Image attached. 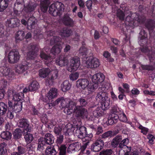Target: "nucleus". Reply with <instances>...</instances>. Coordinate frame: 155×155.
I'll return each mask as SVG.
<instances>
[{
  "label": "nucleus",
  "mask_w": 155,
  "mask_h": 155,
  "mask_svg": "<svg viewBox=\"0 0 155 155\" xmlns=\"http://www.w3.org/2000/svg\"><path fill=\"white\" fill-rule=\"evenodd\" d=\"M60 101H61V106L64 108V113L70 115L74 112L77 117L87 116V110L82 107L76 106V103L69 99L58 98L54 103L53 106L57 104Z\"/></svg>",
  "instance_id": "1"
},
{
  "label": "nucleus",
  "mask_w": 155,
  "mask_h": 155,
  "mask_svg": "<svg viewBox=\"0 0 155 155\" xmlns=\"http://www.w3.org/2000/svg\"><path fill=\"white\" fill-rule=\"evenodd\" d=\"M76 86L80 89L84 90L87 88L89 94L94 92L97 88L98 85L93 84L87 79L82 78L79 79L76 82Z\"/></svg>",
  "instance_id": "2"
},
{
  "label": "nucleus",
  "mask_w": 155,
  "mask_h": 155,
  "mask_svg": "<svg viewBox=\"0 0 155 155\" xmlns=\"http://www.w3.org/2000/svg\"><path fill=\"white\" fill-rule=\"evenodd\" d=\"M64 10V5L61 3L57 2L52 4L50 6L49 12L54 16L60 15Z\"/></svg>",
  "instance_id": "3"
},
{
  "label": "nucleus",
  "mask_w": 155,
  "mask_h": 155,
  "mask_svg": "<svg viewBox=\"0 0 155 155\" xmlns=\"http://www.w3.org/2000/svg\"><path fill=\"white\" fill-rule=\"evenodd\" d=\"M8 98V101H12L13 103H18L19 102H22L24 96L22 93H17L13 90L9 89L7 92Z\"/></svg>",
  "instance_id": "4"
},
{
  "label": "nucleus",
  "mask_w": 155,
  "mask_h": 155,
  "mask_svg": "<svg viewBox=\"0 0 155 155\" xmlns=\"http://www.w3.org/2000/svg\"><path fill=\"white\" fill-rule=\"evenodd\" d=\"M80 65V62L79 58L75 56L71 58L66 67V69L69 71L71 72L78 70Z\"/></svg>",
  "instance_id": "5"
},
{
  "label": "nucleus",
  "mask_w": 155,
  "mask_h": 155,
  "mask_svg": "<svg viewBox=\"0 0 155 155\" xmlns=\"http://www.w3.org/2000/svg\"><path fill=\"white\" fill-rule=\"evenodd\" d=\"M61 40V39L58 37L57 36L52 37L50 41V43L51 44L56 43L60 41ZM62 48V47L60 43L56 44L51 49V52L55 55L56 54L60 53Z\"/></svg>",
  "instance_id": "6"
},
{
  "label": "nucleus",
  "mask_w": 155,
  "mask_h": 155,
  "mask_svg": "<svg viewBox=\"0 0 155 155\" xmlns=\"http://www.w3.org/2000/svg\"><path fill=\"white\" fill-rule=\"evenodd\" d=\"M86 66L88 68H95L98 67L100 65L99 60L92 57H87L85 62Z\"/></svg>",
  "instance_id": "7"
},
{
  "label": "nucleus",
  "mask_w": 155,
  "mask_h": 155,
  "mask_svg": "<svg viewBox=\"0 0 155 155\" xmlns=\"http://www.w3.org/2000/svg\"><path fill=\"white\" fill-rule=\"evenodd\" d=\"M20 55L18 51L13 50L9 52L8 56V59L9 62L14 63L17 62L19 60Z\"/></svg>",
  "instance_id": "8"
},
{
  "label": "nucleus",
  "mask_w": 155,
  "mask_h": 155,
  "mask_svg": "<svg viewBox=\"0 0 155 155\" xmlns=\"http://www.w3.org/2000/svg\"><path fill=\"white\" fill-rule=\"evenodd\" d=\"M28 49L29 51L27 54L26 59L29 60L35 58L37 55V51L36 46L33 44H31L28 47Z\"/></svg>",
  "instance_id": "9"
},
{
  "label": "nucleus",
  "mask_w": 155,
  "mask_h": 155,
  "mask_svg": "<svg viewBox=\"0 0 155 155\" xmlns=\"http://www.w3.org/2000/svg\"><path fill=\"white\" fill-rule=\"evenodd\" d=\"M58 92L57 89L55 88L51 89L46 95L44 101L46 102L52 101L53 99L57 97Z\"/></svg>",
  "instance_id": "10"
},
{
  "label": "nucleus",
  "mask_w": 155,
  "mask_h": 155,
  "mask_svg": "<svg viewBox=\"0 0 155 155\" xmlns=\"http://www.w3.org/2000/svg\"><path fill=\"white\" fill-rule=\"evenodd\" d=\"M0 76H7L9 80H12L14 77V73L10 72V69L4 66H0Z\"/></svg>",
  "instance_id": "11"
},
{
  "label": "nucleus",
  "mask_w": 155,
  "mask_h": 155,
  "mask_svg": "<svg viewBox=\"0 0 155 155\" xmlns=\"http://www.w3.org/2000/svg\"><path fill=\"white\" fill-rule=\"evenodd\" d=\"M8 105L10 109H12L16 113L19 112L21 110L22 102H19L17 103L8 101Z\"/></svg>",
  "instance_id": "12"
},
{
  "label": "nucleus",
  "mask_w": 155,
  "mask_h": 155,
  "mask_svg": "<svg viewBox=\"0 0 155 155\" xmlns=\"http://www.w3.org/2000/svg\"><path fill=\"white\" fill-rule=\"evenodd\" d=\"M104 143L101 139H98L94 143L91 147L92 150L95 152L100 151L103 148Z\"/></svg>",
  "instance_id": "13"
},
{
  "label": "nucleus",
  "mask_w": 155,
  "mask_h": 155,
  "mask_svg": "<svg viewBox=\"0 0 155 155\" xmlns=\"http://www.w3.org/2000/svg\"><path fill=\"white\" fill-rule=\"evenodd\" d=\"M105 79V76L101 73H97L94 74L92 77V81L94 83V84H97L103 82Z\"/></svg>",
  "instance_id": "14"
},
{
  "label": "nucleus",
  "mask_w": 155,
  "mask_h": 155,
  "mask_svg": "<svg viewBox=\"0 0 155 155\" xmlns=\"http://www.w3.org/2000/svg\"><path fill=\"white\" fill-rule=\"evenodd\" d=\"M124 149H121L119 152V155H138L137 151L134 150L131 152V147L125 146Z\"/></svg>",
  "instance_id": "15"
},
{
  "label": "nucleus",
  "mask_w": 155,
  "mask_h": 155,
  "mask_svg": "<svg viewBox=\"0 0 155 155\" xmlns=\"http://www.w3.org/2000/svg\"><path fill=\"white\" fill-rule=\"evenodd\" d=\"M68 59L67 56H60L57 58L56 61V63L57 65L60 66L66 65L67 67L69 63Z\"/></svg>",
  "instance_id": "16"
},
{
  "label": "nucleus",
  "mask_w": 155,
  "mask_h": 155,
  "mask_svg": "<svg viewBox=\"0 0 155 155\" xmlns=\"http://www.w3.org/2000/svg\"><path fill=\"white\" fill-rule=\"evenodd\" d=\"M49 79L50 84H52L54 81L58 77V70L56 68L50 70L49 74Z\"/></svg>",
  "instance_id": "17"
},
{
  "label": "nucleus",
  "mask_w": 155,
  "mask_h": 155,
  "mask_svg": "<svg viewBox=\"0 0 155 155\" xmlns=\"http://www.w3.org/2000/svg\"><path fill=\"white\" fill-rule=\"evenodd\" d=\"M28 69V66L27 65H23L19 64L17 65L15 68V72L18 74H23L25 75V73H27V71Z\"/></svg>",
  "instance_id": "18"
},
{
  "label": "nucleus",
  "mask_w": 155,
  "mask_h": 155,
  "mask_svg": "<svg viewBox=\"0 0 155 155\" xmlns=\"http://www.w3.org/2000/svg\"><path fill=\"white\" fill-rule=\"evenodd\" d=\"M131 18L130 16H127V17L125 23L126 25L127 26H129L131 27H133V26H135L136 25V24L140 22V20L138 18L137 16V17L135 19H134L133 20H131Z\"/></svg>",
  "instance_id": "19"
},
{
  "label": "nucleus",
  "mask_w": 155,
  "mask_h": 155,
  "mask_svg": "<svg viewBox=\"0 0 155 155\" xmlns=\"http://www.w3.org/2000/svg\"><path fill=\"white\" fill-rule=\"evenodd\" d=\"M104 89V87L101 88L100 90V92L97 94L96 97V100L101 103L105 100L108 97L107 93L105 92H102Z\"/></svg>",
  "instance_id": "20"
},
{
  "label": "nucleus",
  "mask_w": 155,
  "mask_h": 155,
  "mask_svg": "<svg viewBox=\"0 0 155 155\" xmlns=\"http://www.w3.org/2000/svg\"><path fill=\"white\" fill-rule=\"evenodd\" d=\"M20 20L17 18H11L7 20L6 25L8 27L13 28L19 25Z\"/></svg>",
  "instance_id": "21"
},
{
  "label": "nucleus",
  "mask_w": 155,
  "mask_h": 155,
  "mask_svg": "<svg viewBox=\"0 0 155 155\" xmlns=\"http://www.w3.org/2000/svg\"><path fill=\"white\" fill-rule=\"evenodd\" d=\"M29 125V123L26 119H23L19 120L18 126L20 127L23 128V132L29 130L31 129Z\"/></svg>",
  "instance_id": "22"
},
{
  "label": "nucleus",
  "mask_w": 155,
  "mask_h": 155,
  "mask_svg": "<svg viewBox=\"0 0 155 155\" xmlns=\"http://www.w3.org/2000/svg\"><path fill=\"white\" fill-rule=\"evenodd\" d=\"M86 128L82 126L79 128H77L74 133V135L78 137V138L82 139L83 137L86 133Z\"/></svg>",
  "instance_id": "23"
},
{
  "label": "nucleus",
  "mask_w": 155,
  "mask_h": 155,
  "mask_svg": "<svg viewBox=\"0 0 155 155\" xmlns=\"http://www.w3.org/2000/svg\"><path fill=\"white\" fill-rule=\"evenodd\" d=\"M74 130V127L72 124L68 123L64 129L63 131L65 135L68 136L73 134Z\"/></svg>",
  "instance_id": "24"
},
{
  "label": "nucleus",
  "mask_w": 155,
  "mask_h": 155,
  "mask_svg": "<svg viewBox=\"0 0 155 155\" xmlns=\"http://www.w3.org/2000/svg\"><path fill=\"white\" fill-rule=\"evenodd\" d=\"M40 56L41 58L44 59L45 64L48 66H49L50 63L53 61V59L47 55L43 51H41Z\"/></svg>",
  "instance_id": "25"
},
{
  "label": "nucleus",
  "mask_w": 155,
  "mask_h": 155,
  "mask_svg": "<svg viewBox=\"0 0 155 155\" xmlns=\"http://www.w3.org/2000/svg\"><path fill=\"white\" fill-rule=\"evenodd\" d=\"M31 131V129L29 130L23 132L25 141L28 143H30L33 140L34 138L32 135L30 133Z\"/></svg>",
  "instance_id": "26"
},
{
  "label": "nucleus",
  "mask_w": 155,
  "mask_h": 155,
  "mask_svg": "<svg viewBox=\"0 0 155 155\" xmlns=\"http://www.w3.org/2000/svg\"><path fill=\"white\" fill-rule=\"evenodd\" d=\"M50 73V69L48 68H42L39 71V76L42 78L47 77Z\"/></svg>",
  "instance_id": "27"
},
{
  "label": "nucleus",
  "mask_w": 155,
  "mask_h": 155,
  "mask_svg": "<svg viewBox=\"0 0 155 155\" xmlns=\"http://www.w3.org/2000/svg\"><path fill=\"white\" fill-rule=\"evenodd\" d=\"M39 87L38 83L36 81H34L31 82L28 87V90L31 91H35L37 90Z\"/></svg>",
  "instance_id": "28"
},
{
  "label": "nucleus",
  "mask_w": 155,
  "mask_h": 155,
  "mask_svg": "<svg viewBox=\"0 0 155 155\" xmlns=\"http://www.w3.org/2000/svg\"><path fill=\"white\" fill-rule=\"evenodd\" d=\"M54 138L53 136L51 134L48 133L45 136V143L48 144H51L54 143Z\"/></svg>",
  "instance_id": "29"
},
{
  "label": "nucleus",
  "mask_w": 155,
  "mask_h": 155,
  "mask_svg": "<svg viewBox=\"0 0 155 155\" xmlns=\"http://www.w3.org/2000/svg\"><path fill=\"white\" fill-rule=\"evenodd\" d=\"M80 147L77 143L71 144L68 148L67 151L69 153H72L74 151H78Z\"/></svg>",
  "instance_id": "30"
},
{
  "label": "nucleus",
  "mask_w": 155,
  "mask_h": 155,
  "mask_svg": "<svg viewBox=\"0 0 155 155\" xmlns=\"http://www.w3.org/2000/svg\"><path fill=\"white\" fill-rule=\"evenodd\" d=\"M21 22L23 24L25 25H26L28 24V25L29 26V25H30L31 26V28H33V25L35 23V18L34 17L30 18L28 20V23L24 19H22Z\"/></svg>",
  "instance_id": "31"
},
{
  "label": "nucleus",
  "mask_w": 155,
  "mask_h": 155,
  "mask_svg": "<svg viewBox=\"0 0 155 155\" xmlns=\"http://www.w3.org/2000/svg\"><path fill=\"white\" fill-rule=\"evenodd\" d=\"M71 87V84L67 80L64 81L61 85V90L64 92H65L69 90Z\"/></svg>",
  "instance_id": "32"
},
{
  "label": "nucleus",
  "mask_w": 155,
  "mask_h": 155,
  "mask_svg": "<svg viewBox=\"0 0 155 155\" xmlns=\"http://www.w3.org/2000/svg\"><path fill=\"white\" fill-rule=\"evenodd\" d=\"M110 104V98L108 97L107 98H106L105 100L101 102V109L103 110H105L108 109L109 107Z\"/></svg>",
  "instance_id": "33"
},
{
  "label": "nucleus",
  "mask_w": 155,
  "mask_h": 155,
  "mask_svg": "<svg viewBox=\"0 0 155 155\" xmlns=\"http://www.w3.org/2000/svg\"><path fill=\"white\" fill-rule=\"evenodd\" d=\"M72 31L71 30L66 28H64L61 31L60 35L62 37H67L71 35Z\"/></svg>",
  "instance_id": "34"
},
{
  "label": "nucleus",
  "mask_w": 155,
  "mask_h": 155,
  "mask_svg": "<svg viewBox=\"0 0 155 155\" xmlns=\"http://www.w3.org/2000/svg\"><path fill=\"white\" fill-rule=\"evenodd\" d=\"M122 139L121 136H117L114 137L111 142V145L113 147H116Z\"/></svg>",
  "instance_id": "35"
},
{
  "label": "nucleus",
  "mask_w": 155,
  "mask_h": 155,
  "mask_svg": "<svg viewBox=\"0 0 155 155\" xmlns=\"http://www.w3.org/2000/svg\"><path fill=\"white\" fill-rule=\"evenodd\" d=\"M143 33L144 34V36H142L141 37H140L139 41V44L142 46L146 45L147 42V38L146 37V34H145L144 32H143L142 31H141L140 32V34H141L142 35Z\"/></svg>",
  "instance_id": "36"
},
{
  "label": "nucleus",
  "mask_w": 155,
  "mask_h": 155,
  "mask_svg": "<svg viewBox=\"0 0 155 155\" xmlns=\"http://www.w3.org/2000/svg\"><path fill=\"white\" fill-rule=\"evenodd\" d=\"M7 105L3 102H0V115L5 114L7 110Z\"/></svg>",
  "instance_id": "37"
},
{
  "label": "nucleus",
  "mask_w": 155,
  "mask_h": 155,
  "mask_svg": "<svg viewBox=\"0 0 155 155\" xmlns=\"http://www.w3.org/2000/svg\"><path fill=\"white\" fill-rule=\"evenodd\" d=\"M8 3L7 0H0V12H2L8 7Z\"/></svg>",
  "instance_id": "38"
},
{
  "label": "nucleus",
  "mask_w": 155,
  "mask_h": 155,
  "mask_svg": "<svg viewBox=\"0 0 155 155\" xmlns=\"http://www.w3.org/2000/svg\"><path fill=\"white\" fill-rule=\"evenodd\" d=\"M46 155H55L56 152L53 147L48 146L45 150Z\"/></svg>",
  "instance_id": "39"
},
{
  "label": "nucleus",
  "mask_w": 155,
  "mask_h": 155,
  "mask_svg": "<svg viewBox=\"0 0 155 155\" xmlns=\"http://www.w3.org/2000/svg\"><path fill=\"white\" fill-rule=\"evenodd\" d=\"M0 136L3 139L8 140L11 139L12 134L8 131H3L1 134Z\"/></svg>",
  "instance_id": "40"
},
{
  "label": "nucleus",
  "mask_w": 155,
  "mask_h": 155,
  "mask_svg": "<svg viewBox=\"0 0 155 155\" xmlns=\"http://www.w3.org/2000/svg\"><path fill=\"white\" fill-rule=\"evenodd\" d=\"M93 137V134L91 133H90L89 134L87 135L84 137L82 139V140L83 142H85V140H87V141L86 142L84 143V145L83 146V148L85 149L87 145L89 143V140H91V138Z\"/></svg>",
  "instance_id": "41"
},
{
  "label": "nucleus",
  "mask_w": 155,
  "mask_h": 155,
  "mask_svg": "<svg viewBox=\"0 0 155 155\" xmlns=\"http://www.w3.org/2000/svg\"><path fill=\"white\" fill-rule=\"evenodd\" d=\"M48 0H45L44 3L41 2V3L40 8L41 11L43 12H46L47 10L48 6L49 4V2Z\"/></svg>",
  "instance_id": "42"
},
{
  "label": "nucleus",
  "mask_w": 155,
  "mask_h": 155,
  "mask_svg": "<svg viewBox=\"0 0 155 155\" xmlns=\"http://www.w3.org/2000/svg\"><path fill=\"white\" fill-rule=\"evenodd\" d=\"M22 131L20 129H16L14 131L13 135L14 138L15 139H18L21 137L22 135Z\"/></svg>",
  "instance_id": "43"
},
{
  "label": "nucleus",
  "mask_w": 155,
  "mask_h": 155,
  "mask_svg": "<svg viewBox=\"0 0 155 155\" xmlns=\"http://www.w3.org/2000/svg\"><path fill=\"white\" fill-rule=\"evenodd\" d=\"M103 110L101 107H97L96 109L93 112V115L95 117H99L102 115L103 113Z\"/></svg>",
  "instance_id": "44"
},
{
  "label": "nucleus",
  "mask_w": 155,
  "mask_h": 155,
  "mask_svg": "<svg viewBox=\"0 0 155 155\" xmlns=\"http://www.w3.org/2000/svg\"><path fill=\"white\" fill-rule=\"evenodd\" d=\"M25 36V35L23 31H18L16 35V39L21 40L24 38Z\"/></svg>",
  "instance_id": "45"
},
{
  "label": "nucleus",
  "mask_w": 155,
  "mask_h": 155,
  "mask_svg": "<svg viewBox=\"0 0 155 155\" xmlns=\"http://www.w3.org/2000/svg\"><path fill=\"white\" fill-rule=\"evenodd\" d=\"M121 113L119 114V118L121 121L126 122H127V116L122 110L120 111Z\"/></svg>",
  "instance_id": "46"
},
{
  "label": "nucleus",
  "mask_w": 155,
  "mask_h": 155,
  "mask_svg": "<svg viewBox=\"0 0 155 155\" xmlns=\"http://www.w3.org/2000/svg\"><path fill=\"white\" fill-rule=\"evenodd\" d=\"M119 144V147L120 148H122L121 149H124L125 147V146L127 147L126 145L129 142V140L127 138H125Z\"/></svg>",
  "instance_id": "47"
},
{
  "label": "nucleus",
  "mask_w": 155,
  "mask_h": 155,
  "mask_svg": "<svg viewBox=\"0 0 155 155\" xmlns=\"http://www.w3.org/2000/svg\"><path fill=\"white\" fill-rule=\"evenodd\" d=\"M45 143V141L43 140V138H40L38 140V149L41 150H43V146Z\"/></svg>",
  "instance_id": "48"
},
{
  "label": "nucleus",
  "mask_w": 155,
  "mask_h": 155,
  "mask_svg": "<svg viewBox=\"0 0 155 155\" xmlns=\"http://www.w3.org/2000/svg\"><path fill=\"white\" fill-rule=\"evenodd\" d=\"M37 5L32 3H30L29 5L25 7V9H27L28 12H31L33 11L36 7Z\"/></svg>",
  "instance_id": "49"
},
{
  "label": "nucleus",
  "mask_w": 155,
  "mask_h": 155,
  "mask_svg": "<svg viewBox=\"0 0 155 155\" xmlns=\"http://www.w3.org/2000/svg\"><path fill=\"white\" fill-rule=\"evenodd\" d=\"M79 74L78 72L71 74L69 75L70 79L72 81H74L77 80L78 78Z\"/></svg>",
  "instance_id": "50"
},
{
  "label": "nucleus",
  "mask_w": 155,
  "mask_h": 155,
  "mask_svg": "<svg viewBox=\"0 0 155 155\" xmlns=\"http://www.w3.org/2000/svg\"><path fill=\"white\" fill-rule=\"evenodd\" d=\"M6 144L5 143L0 144V155H4L6 150Z\"/></svg>",
  "instance_id": "51"
},
{
  "label": "nucleus",
  "mask_w": 155,
  "mask_h": 155,
  "mask_svg": "<svg viewBox=\"0 0 155 155\" xmlns=\"http://www.w3.org/2000/svg\"><path fill=\"white\" fill-rule=\"evenodd\" d=\"M67 147L64 145H62L59 148L60 155H65Z\"/></svg>",
  "instance_id": "52"
},
{
  "label": "nucleus",
  "mask_w": 155,
  "mask_h": 155,
  "mask_svg": "<svg viewBox=\"0 0 155 155\" xmlns=\"http://www.w3.org/2000/svg\"><path fill=\"white\" fill-rule=\"evenodd\" d=\"M112 134V132L111 131H109L105 132L101 135V138L102 139H106L109 137H111Z\"/></svg>",
  "instance_id": "53"
},
{
  "label": "nucleus",
  "mask_w": 155,
  "mask_h": 155,
  "mask_svg": "<svg viewBox=\"0 0 155 155\" xmlns=\"http://www.w3.org/2000/svg\"><path fill=\"white\" fill-rule=\"evenodd\" d=\"M112 153V151L111 150H107L101 151L100 155H110Z\"/></svg>",
  "instance_id": "54"
},
{
  "label": "nucleus",
  "mask_w": 155,
  "mask_h": 155,
  "mask_svg": "<svg viewBox=\"0 0 155 155\" xmlns=\"http://www.w3.org/2000/svg\"><path fill=\"white\" fill-rule=\"evenodd\" d=\"M117 16L120 20H123L124 19V14L123 11L121 9L117 11Z\"/></svg>",
  "instance_id": "55"
},
{
  "label": "nucleus",
  "mask_w": 155,
  "mask_h": 155,
  "mask_svg": "<svg viewBox=\"0 0 155 155\" xmlns=\"http://www.w3.org/2000/svg\"><path fill=\"white\" fill-rule=\"evenodd\" d=\"M88 51V50L84 47H82L79 50V53L82 55L85 54Z\"/></svg>",
  "instance_id": "56"
},
{
  "label": "nucleus",
  "mask_w": 155,
  "mask_h": 155,
  "mask_svg": "<svg viewBox=\"0 0 155 155\" xmlns=\"http://www.w3.org/2000/svg\"><path fill=\"white\" fill-rule=\"evenodd\" d=\"M64 23L66 25L71 26L73 24V21L71 19L68 18L64 21Z\"/></svg>",
  "instance_id": "57"
},
{
  "label": "nucleus",
  "mask_w": 155,
  "mask_h": 155,
  "mask_svg": "<svg viewBox=\"0 0 155 155\" xmlns=\"http://www.w3.org/2000/svg\"><path fill=\"white\" fill-rule=\"evenodd\" d=\"M138 128L141 130V132L144 134H146L148 131V128L143 127L141 125H139Z\"/></svg>",
  "instance_id": "58"
},
{
  "label": "nucleus",
  "mask_w": 155,
  "mask_h": 155,
  "mask_svg": "<svg viewBox=\"0 0 155 155\" xmlns=\"http://www.w3.org/2000/svg\"><path fill=\"white\" fill-rule=\"evenodd\" d=\"M17 150L18 153L20 155L24 154L25 152V149L21 146H19L18 147Z\"/></svg>",
  "instance_id": "59"
},
{
  "label": "nucleus",
  "mask_w": 155,
  "mask_h": 155,
  "mask_svg": "<svg viewBox=\"0 0 155 155\" xmlns=\"http://www.w3.org/2000/svg\"><path fill=\"white\" fill-rule=\"evenodd\" d=\"M111 117L112 119L113 120L114 123H115L119 118L118 115L117 114L115 113H112L109 115Z\"/></svg>",
  "instance_id": "60"
},
{
  "label": "nucleus",
  "mask_w": 155,
  "mask_h": 155,
  "mask_svg": "<svg viewBox=\"0 0 155 155\" xmlns=\"http://www.w3.org/2000/svg\"><path fill=\"white\" fill-rule=\"evenodd\" d=\"M7 84V81L4 79H2L0 81V85L2 87H6Z\"/></svg>",
  "instance_id": "61"
},
{
  "label": "nucleus",
  "mask_w": 155,
  "mask_h": 155,
  "mask_svg": "<svg viewBox=\"0 0 155 155\" xmlns=\"http://www.w3.org/2000/svg\"><path fill=\"white\" fill-rule=\"evenodd\" d=\"M86 6L87 8L90 10L92 8V0L87 1L86 2Z\"/></svg>",
  "instance_id": "62"
},
{
  "label": "nucleus",
  "mask_w": 155,
  "mask_h": 155,
  "mask_svg": "<svg viewBox=\"0 0 155 155\" xmlns=\"http://www.w3.org/2000/svg\"><path fill=\"white\" fill-rule=\"evenodd\" d=\"M147 138L149 139V142L151 144H153V139H155L154 137L152 134H148L147 136Z\"/></svg>",
  "instance_id": "63"
},
{
  "label": "nucleus",
  "mask_w": 155,
  "mask_h": 155,
  "mask_svg": "<svg viewBox=\"0 0 155 155\" xmlns=\"http://www.w3.org/2000/svg\"><path fill=\"white\" fill-rule=\"evenodd\" d=\"M123 87L125 90L126 92L128 93L129 92V87L130 86L127 83H123L122 84Z\"/></svg>",
  "instance_id": "64"
}]
</instances>
